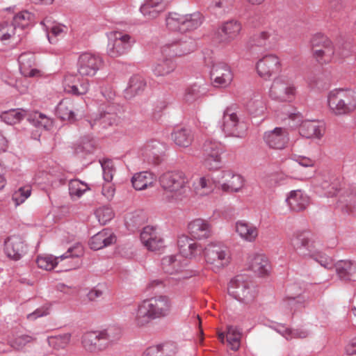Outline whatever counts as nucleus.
Wrapping results in <instances>:
<instances>
[{
    "mask_svg": "<svg viewBox=\"0 0 356 356\" xmlns=\"http://www.w3.org/2000/svg\"><path fill=\"white\" fill-rule=\"evenodd\" d=\"M179 250L186 258L196 257L204 254L207 263L214 270H219L227 266L232 261L230 250L225 245L218 242H211L204 248L195 242L186 235L178 238Z\"/></svg>",
    "mask_w": 356,
    "mask_h": 356,
    "instance_id": "1",
    "label": "nucleus"
},
{
    "mask_svg": "<svg viewBox=\"0 0 356 356\" xmlns=\"http://www.w3.org/2000/svg\"><path fill=\"white\" fill-rule=\"evenodd\" d=\"M172 308L171 298L168 296H157L142 301L133 318L134 324L138 327L147 325L153 319L170 315Z\"/></svg>",
    "mask_w": 356,
    "mask_h": 356,
    "instance_id": "2",
    "label": "nucleus"
},
{
    "mask_svg": "<svg viewBox=\"0 0 356 356\" xmlns=\"http://www.w3.org/2000/svg\"><path fill=\"white\" fill-rule=\"evenodd\" d=\"M295 252L302 258H314L319 253V243L309 232L298 231L289 238Z\"/></svg>",
    "mask_w": 356,
    "mask_h": 356,
    "instance_id": "3",
    "label": "nucleus"
},
{
    "mask_svg": "<svg viewBox=\"0 0 356 356\" xmlns=\"http://www.w3.org/2000/svg\"><path fill=\"white\" fill-rule=\"evenodd\" d=\"M159 183L163 191L174 199L179 197L185 191L188 179L181 171H168L159 177Z\"/></svg>",
    "mask_w": 356,
    "mask_h": 356,
    "instance_id": "4",
    "label": "nucleus"
},
{
    "mask_svg": "<svg viewBox=\"0 0 356 356\" xmlns=\"http://www.w3.org/2000/svg\"><path fill=\"white\" fill-rule=\"evenodd\" d=\"M202 23V15L198 13L181 15L170 13L166 18V26L172 31L185 33L197 29Z\"/></svg>",
    "mask_w": 356,
    "mask_h": 356,
    "instance_id": "5",
    "label": "nucleus"
},
{
    "mask_svg": "<svg viewBox=\"0 0 356 356\" xmlns=\"http://www.w3.org/2000/svg\"><path fill=\"white\" fill-rule=\"evenodd\" d=\"M298 93L295 83L283 77L275 78L269 90V97L275 101L282 103L294 102Z\"/></svg>",
    "mask_w": 356,
    "mask_h": 356,
    "instance_id": "6",
    "label": "nucleus"
},
{
    "mask_svg": "<svg viewBox=\"0 0 356 356\" xmlns=\"http://www.w3.org/2000/svg\"><path fill=\"white\" fill-rule=\"evenodd\" d=\"M314 58L320 63H329L334 58L335 48L333 42L323 35H316L311 40Z\"/></svg>",
    "mask_w": 356,
    "mask_h": 356,
    "instance_id": "7",
    "label": "nucleus"
},
{
    "mask_svg": "<svg viewBox=\"0 0 356 356\" xmlns=\"http://www.w3.org/2000/svg\"><path fill=\"white\" fill-rule=\"evenodd\" d=\"M108 38L107 54L113 58L125 54L135 42L131 35L120 31L110 32Z\"/></svg>",
    "mask_w": 356,
    "mask_h": 356,
    "instance_id": "8",
    "label": "nucleus"
},
{
    "mask_svg": "<svg viewBox=\"0 0 356 356\" xmlns=\"http://www.w3.org/2000/svg\"><path fill=\"white\" fill-rule=\"evenodd\" d=\"M222 145L216 140H207L202 147L203 165L209 170H214L220 167Z\"/></svg>",
    "mask_w": 356,
    "mask_h": 356,
    "instance_id": "9",
    "label": "nucleus"
},
{
    "mask_svg": "<svg viewBox=\"0 0 356 356\" xmlns=\"http://www.w3.org/2000/svg\"><path fill=\"white\" fill-rule=\"evenodd\" d=\"M281 70V59L275 54H268L263 56L256 63L257 73L264 80H269Z\"/></svg>",
    "mask_w": 356,
    "mask_h": 356,
    "instance_id": "10",
    "label": "nucleus"
},
{
    "mask_svg": "<svg viewBox=\"0 0 356 356\" xmlns=\"http://www.w3.org/2000/svg\"><path fill=\"white\" fill-rule=\"evenodd\" d=\"M111 330L103 332H88L82 337L83 348L88 352L97 353L106 349L111 340Z\"/></svg>",
    "mask_w": 356,
    "mask_h": 356,
    "instance_id": "11",
    "label": "nucleus"
},
{
    "mask_svg": "<svg viewBox=\"0 0 356 356\" xmlns=\"http://www.w3.org/2000/svg\"><path fill=\"white\" fill-rule=\"evenodd\" d=\"M222 129L227 136L243 138L248 127L245 123L238 120L236 113L227 109L224 113Z\"/></svg>",
    "mask_w": 356,
    "mask_h": 356,
    "instance_id": "12",
    "label": "nucleus"
},
{
    "mask_svg": "<svg viewBox=\"0 0 356 356\" xmlns=\"http://www.w3.org/2000/svg\"><path fill=\"white\" fill-rule=\"evenodd\" d=\"M210 74L212 85L215 88H227L231 84L234 78L231 67L223 62L214 63Z\"/></svg>",
    "mask_w": 356,
    "mask_h": 356,
    "instance_id": "13",
    "label": "nucleus"
},
{
    "mask_svg": "<svg viewBox=\"0 0 356 356\" xmlns=\"http://www.w3.org/2000/svg\"><path fill=\"white\" fill-rule=\"evenodd\" d=\"M219 188L225 193H238L245 186V179L232 170H223L218 177Z\"/></svg>",
    "mask_w": 356,
    "mask_h": 356,
    "instance_id": "14",
    "label": "nucleus"
},
{
    "mask_svg": "<svg viewBox=\"0 0 356 356\" xmlns=\"http://www.w3.org/2000/svg\"><path fill=\"white\" fill-rule=\"evenodd\" d=\"M263 140L269 148L281 150L286 147L289 141V134L286 128L275 127L264 132Z\"/></svg>",
    "mask_w": 356,
    "mask_h": 356,
    "instance_id": "15",
    "label": "nucleus"
},
{
    "mask_svg": "<svg viewBox=\"0 0 356 356\" xmlns=\"http://www.w3.org/2000/svg\"><path fill=\"white\" fill-rule=\"evenodd\" d=\"M102 65L101 58L91 53H83L78 60V72L81 76H93Z\"/></svg>",
    "mask_w": 356,
    "mask_h": 356,
    "instance_id": "16",
    "label": "nucleus"
},
{
    "mask_svg": "<svg viewBox=\"0 0 356 356\" xmlns=\"http://www.w3.org/2000/svg\"><path fill=\"white\" fill-rule=\"evenodd\" d=\"M4 253L9 259L18 261L27 252V245L19 235L8 236L4 241Z\"/></svg>",
    "mask_w": 356,
    "mask_h": 356,
    "instance_id": "17",
    "label": "nucleus"
},
{
    "mask_svg": "<svg viewBox=\"0 0 356 356\" xmlns=\"http://www.w3.org/2000/svg\"><path fill=\"white\" fill-rule=\"evenodd\" d=\"M177 68L175 58L170 54L165 53V49H161V56L153 63L152 72L156 76H167L174 72Z\"/></svg>",
    "mask_w": 356,
    "mask_h": 356,
    "instance_id": "18",
    "label": "nucleus"
},
{
    "mask_svg": "<svg viewBox=\"0 0 356 356\" xmlns=\"http://www.w3.org/2000/svg\"><path fill=\"white\" fill-rule=\"evenodd\" d=\"M189 235L197 240L207 239L213 234L211 222L206 219L198 218L191 220L187 226Z\"/></svg>",
    "mask_w": 356,
    "mask_h": 356,
    "instance_id": "19",
    "label": "nucleus"
},
{
    "mask_svg": "<svg viewBox=\"0 0 356 356\" xmlns=\"http://www.w3.org/2000/svg\"><path fill=\"white\" fill-rule=\"evenodd\" d=\"M140 240L149 251L160 252L164 248L163 239L154 227H145L140 234Z\"/></svg>",
    "mask_w": 356,
    "mask_h": 356,
    "instance_id": "20",
    "label": "nucleus"
},
{
    "mask_svg": "<svg viewBox=\"0 0 356 356\" xmlns=\"http://www.w3.org/2000/svg\"><path fill=\"white\" fill-rule=\"evenodd\" d=\"M83 254L84 249L81 243H77L70 247L67 251L63 254L66 255L67 257L63 261L59 262L58 270L68 271L78 268L81 264L79 258L82 257Z\"/></svg>",
    "mask_w": 356,
    "mask_h": 356,
    "instance_id": "21",
    "label": "nucleus"
},
{
    "mask_svg": "<svg viewBox=\"0 0 356 356\" xmlns=\"http://www.w3.org/2000/svg\"><path fill=\"white\" fill-rule=\"evenodd\" d=\"M286 203L290 210L300 212L309 205V197L302 190L297 189L290 191L286 198Z\"/></svg>",
    "mask_w": 356,
    "mask_h": 356,
    "instance_id": "22",
    "label": "nucleus"
},
{
    "mask_svg": "<svg viewBox=\"0 0 356 356\" xmlns=\"http://www.w3.org/2000/svg\"><path fill=\"white\" fill-rule=\"evenodd\" d=\"M241 25L236 21H229L225 23L216 33V40L219 43L229 44L239 34Z\"/></svg>",
    "mask_w": 356,
    "mask_h": 356,
    "instance_id": "23",
    "label": "nucleus"
},
{
    "mask_svg": "<svg viewBox=\"0 0 356 356\" xmlns=\"http://www.w3.org/2000/svg\"><path fill=\"white\" fill-rule=\"evenodd\" d=\"M19 70L26 77L41 76V72L35 67V58L33 53L24 52L18 58Z\"/></svg>",
    "mask_w": 356,
    "mask_h": 356,
    "instance_id": "24",
    "label": "nucleus"
},
{
    "mask_svg": "<svg viewBox=\"0 0 356 356\" xmlns=\"http://www.w3.org/2000/svg\"><path fill=\"white\" fill-rule=\"evenodd\" d=\"M299 133L306 138L321 139L325 134V127L318 121L305 120L300 126Z\"/></svg>",
    "mask_w": 356,
    "mask_h": 356,
    "instance_id": "25",
    "label": "nucleus"
},
{
    "mask_svg": "<svg viewBox=\"0 0 356 356\" xmlns=\"http://www.w3.org/2000/svg\"><path fill=\"white\" fill-rule=\"evenodd\" d=\"M79 77L74 74H67L63 81L64 89L67 92L74 95H84L89 90V81L87 79H83L80 87H78Z\"/></svg>",
    "mask_w": 356,
    "mask_h": 356,
    "instance_id": "26",
    "label": "nucleus"
},
{
    "mask_svg": "<svg viewBox=\"0 0 356 356\" xmlns=\"http://www.w3.org/2000/svg\"><path fill=\"white\" fill-rule=\"evenodd\" d=\"M249 277L245 275H238L233 278L229 284L228 291L234 298H250L251 296H245L244 290L250 282Z\"/></svg>",
    "mask_w": 356,
    "mask_h": 356,
    "instance_id": "27",
    "label": "nucleus"
},
{
    "mask_svg": "<svg viewBox=\"0 0 356 356\" xmlns=\"http://www.w3.org/2000/svg\"><path fill=\"white\" fill-rule=\"evenodd\" d=\"M165 9L164 0H145L140 8L142 15L147 19H154Z\"/></svg>",
    "mask_w": 356,
    "mask_h": 356,
    "instance_id": "28",
    "label": "nucleus"
},
{
    "mask_svg": "<svg viewBox=\"0 0 356 356\" xmlns=\"http://www.w3.org/2000/svg\"><path fill=\"white\" fill-rule=\"evenodd\" d=\"M165 53L170 54L174 58L181 57L193 52L195 49V44L193 41H181L163 46Z\"/></svg>",
    "mask_w": 356,
    "mask_h": 356,
    "instance_id": "29",
    "label": "nucleus"
},
{
    "mask_svg": "<svg viewBox=\"0 0 356 356\" xmlns=\"http://www.w3.org/2000/svg\"><path fill=\"white\" fill-rule=\"evenodd\" d=\"M235 231L241 239L249 243L255 241L259 235L256 226L242 220L236 222Z\"/></svg>",
    "mask_w": 356,
    "mask_h": 356,
    "instance_id": "30",
    "label": "nucleus"
},
{
    "mask_svg": "<svg viewBox=\"0 0 356 356\" xmlns=\"http://www.w3.org/2000/svg\"><path fill=\"white\" fill-rule=\"evenodd\" d=\"M115 241V236L111 230L104 229L91 238L90 246L91 249L97 250L114 243Z\"/></svg>",
    "mask_w": 356,
    "mask_h": 356,
    "instance_id": "31",
    "label": "nucleus"
},
{
    "mask_svg": "<svg viewBox=\"0 0 356 356\" xmlns=\"http://www.w3.org/2000/svg\"><path fill=\"white\" fill-rule=\"evenodd\" d=\"M250 268L259 277L268 275L271 269L268 258L261 254H254L250 258Z\"/></svg>",
    "mask_w": 356,
    "mask_h": 356,
    "instance_id": "32",
    "label": "nucleus"
},
{
    "mask_svg": "<svg viewBox=\"0 0 356 356\" xmlns=\"http://www.w3.org/2000/svg\"><path fill=\"white\" fill-rule=\"evenodd\" d=\"M218 337L222 342H225V338L228 344L230 346L231 349L233 350H238L241 345V332L235 326L229 325L227 327L226 334L223 332H218Z\"/></svg>",
    "mask_w": 356,
    "mask_h": 356,
    "instance_id": "33",
    "label": "nucleus"
},
{
    "mask_svg": "<svg viewBox=\"0 0 356 356\" xmlns=\"http://www.w3.org/2000/svg\"><path fill=\"white\" fill-rule=\"evenodd\" d=\"M147 87L145 78L140 74H134L129 80L125 93L131 98L143 92Z\"/></svg>",
    "mask_w": 356,
    "mask_h": 356,
    "instance_id": "34",
    "label": "nucleus"
},
{
    "mask_svg": "<svg viewBox=\"0 0 356 356\" xmlns=\"http://www.w3.org/2000/svg\"><path fill=\"white\" fill-rule=\"evenodd\" d=\"M327 106L332 114L337 116L344 115L341 88H335L327 93Z\"/></svg>",
    "mask_w": 356,
    "mask_h": 356,
    "instance_id": "35",
    "label": "nucleus"
},
{
    "mask_svg": "<svg viewBox=\"0 0 356 356\" xmlns=\"http://www.w3.org/2000/svg\"><path fill=\"white\" fill-rule=\"evenodd\" d=\"M181 255L166 256L162 259V266L165 272L169 274H174L182 272V268L186 265V261L182 262V257H184L180 252Z\"/></svg>",
    "mask_w": 356,
    "mask_h": 356,
    "instance_id": "36",
    "label": "nucleus"
},
{
    "mask_svg": "<svg viewBox=\"0 0 356 356\" xmlns=\"http://www.w3.org/2000/svg\"><path fill=\"white\" fill-rule=\"evenodd\" d=\"M193 188L196 195L207 196L213 191L215 182L210 175H204L196 179L193 184Z\"/></svg>",
    "mask_w": 356,
    "mask_h": 356,
    "instance_id": "37",
    "label": "nucleus"
},
{
    "mask_svg": "<svg viewBox=\"0 0 356 356\" xmlns=\"http://www.w3.org/2000/svg\"><path fill=\"white\" fill-rule=\"evenodd\" d=\"M156 181L154 175L149 172H141L134 175L131 179L136 190H144L152 187Z\"/></svg>",
    "mask_w": 356,
    "mask_h": 356,
    "instance_id": "38",
    "label": "nucleus"
},
{
    "mask_svg": "<svg viewBox=\"0 0 356 356\" xmlns=\"http://www.w3.org/2000/svg\"><path fill=\"white\" fill-rule=\"evenodd\" d=\"M341 94L344 115H348L356 109V92L349 88H341Z\"/></svg>",
    "mask_w": 356,
    "mask_h": 356,
    "instance_id": "39",
    "label": "nucleus"
},
{
    "mask_svg": "<svg viewBox=\"0 0 356 356\" xmlns=\"http://www.w3.org/2000/svg\"><path fill=\"white\" fill-rule=\"evenodd\" d=\"M67 257L66 255L54 257L51 254L40 255L36 259V264L38 268L51 270L59 265V262L63 261Z\"/></svg>",
    "mask_w": 356,
    "mask_h": 356,
    "instance_id": "40",
    "label": "nucleus"
},
{
    "mask_svg": "<svg viewBox=\"0 0 356 356\" xmlns=\"http://www.w3.org/2000/svg\"><path fill=\"white\" fill-rule=\"evenodd\" d=\"M175 143L181 147H188L193 140L192 131L186 128H179L172 134Z\"/></svg>",
    "mask_w": 356,
    "mask_h": 356,
    "instance_id": "41",
    "label": "nucleus"
},
{
    "mask_svg": "<svg viewBox=\"0 0 356 356\" xmlns=\"http://www.w3.org/2000/svg\"><path fill=\"white\" fill-rule=\"evenodd\" d=\"M56 113L63 120H74L75 119L74 102L68 99H63L57 106Z\"/></svg>",
    "mask_w": 356,
    "mask_h": 356,
    "instance_id": "42",
    "label": "nucleus"
},
{
    "mask_svg": "<svg viewBox=\"0 0 356 356\" xmlns=\"http://www.w3.org/2000/svg\"><path fill=\"white\" fill-rule=\"evenodd\" d=\"M71 341L70 333H63L58 335L51 336L47 339L48 343L55 350L65 349Z\"/></svg>",
    "mask_w": 356,
    "mask_h": 356,
    "instance_id": "43",
    "label": "nucleus"
},
{
    "mask_svg": "<svg viewBox=\"0 0 356 356\" xmlns=\"http://www.w3.org/2000/svg\"><path fill=\"white\" fill-rule=\"evenodd\" d=\"M17 28L9 22H0V41L3 44H8L14 40Z\"/></svg>",
    "mask_w": 356,
    "mask_h": 356,
    "instance_id": "44",
    "label": "nucleus"
},
{
    "mask_svg": "<svg viewBox=\"0 0 356 356\" xmlns=\"http://www.w3.org/2000/svg\"><path fill=\"white\" fill-rule=\"evenodd\" d=\"M26 115L23 109H13L1 113V118L8 124H13L20 122Z\"/></svg>",
    "mask_w": 356,
    "mask_h": 356,
    "instance_id": "45",
    "label": "nucleus"
},
{
    "mask_svg": "<svg viewBox=\"0 0 356 356\" xmlns=\"http://www.w3.org/2000/svg\"><path fill=\"white\" fill-rule=\"evenodd\" d=\"M34 22V15L27 11L23 10L17 13L13 17L12 22L15 27H20L22 29L26 28L31 25Z\"/></svg>",
    "mask_w": 356,
    "mask_h": 356,
    "instance_id": "46",
    "label": "nucleus"
},
{
    "mask_svg": "<svg viewBox=\"0 0 356 356\" xmlns=\"http://www.w3.org/2000/svg\"><path fill=\"white\" fill-rule=\"evenodd\" d=\"M335 267L338 275L343 280H349L350 276L355 272L353 263L350 261H339L336 264Z\"/></svg>",
    "mask_w": 356,
    "mask_h": 356,
    "instance_id": "47",
    "label": "nucleus"
},
{
    "mask_svg": "<svg viewBox=\"0 0 356 356\" xmlns=\"http://www.w3.org/2000/svg\"><path fill=\"white\" fill-rule=\"evenodd\" d=\"M88 190V185L78 179L71 180L69 184L70 194L72 197L79 198Z\"/></svg>",
    "mask_w": 356,
    "mask_h": 356,
    "instance_id": "48",
    "label": "nucleus"
},
{
    "mask_svg": "<svg viewBox=\"0 0 356 356\" xmlns=\"http://www.w3.org/2000/svg\"><path fill=\"white\" fill-rule=\"evenodd\" d=\"M29 120L31 121L35 126L43 127L46 129H49L53 124L51 119L39 112L31 113L29 117Z\"/></svg>",
    "mask_w": 356,
    "mask_h": 356,
    "instance_id": "49",
    "label": "nucleus"
},
{
    "mask_svg": "<svg viewBox=\"0 0 356 356\" xmlns=\"http://www.w3.org/2000/svg\"><path fill=\"white\" fill-rule=\"evenodd\" d=\"M35 341V338L27 334H21L17 336H13L10 337L8 342L10 346L15 349H22L26 344L32 343Z\"/></svg>",
    "mask_w": 356,
    "mask_h": 356,
    "instance_id": "50",
    "label": "nucleus"
},
{
    "mask_svg": "<svg viewBox=\"0 0 356 356\" xmlns=\"http://www.w3.org/2000/svg\"><path fill=\"white\" fill-rule=\"evenodd\" d=\"M95 216L101 224L105 225L114 218L115 213L111 207L103 206L97 209Z\"/></svg>",
    "mask_w": 356,
    "mask_h": 356,
    "instance_id": "51",
    "label": "nucleus"
},
{
    "mask_svg": "<svg viewBox=\"0 0 356 356\" xmlns=\"http://www.w3.org/2000/svg\"><path fill=\"white\" fill-rule=\"evenodd\" d=\"M300 304L301 302L298 298L287 297L280 303V309L285 314H291L296 310Z\"/></svg>",
    "mask_w": 356,
    "mask_h": 356,
    "instance_id": "52",
    "label": "nucleus"
},
{
    "mask_svg": "<svg viewBox=\"0 0 356 356\" xmlns=\"http://www.w3.org/2000/svg\"><path fill=\"white\" fill-rule=\"evenodd\" d=\"M278 332L288 340L293 338L305 339L309 335V332L303 328L291 330L282 327Z\"/></svg>",
    "mask_w": 356,
    "mask_h": 356,
    "instance_id": "53",
    "label": "nucleus"
},
{
    "mask_svg": "<svg viewBox=\"0 0 356 356\" xmlns=\"http://www.w3.org/2000/svg\"><path fill=\"white\" fill-rule=\"evenodd\" d=\"M31 194V188L29 186L20 187L14 192L12 199L17 206L24 203Z\"/></svg>",
    "mask_w": 356,
    "mask_h": 356,
    "instance_id": "54",
    "label": "nucleus"
},
{
    "mask_svg": "<svg viewBox=\"0 0 356 356\" xmlns=\"http://www.w3.org/2000/svg\"><path fill=\"white\" fill-rule=\"evenodd\" d=\"M200 97V86L197 84L190 86L186 89L184 99L187 103H191Z\"/></svg>",
    "mask_w": 356,
    "mask_h": 356,
    "instance_id": "55",
    "label": "nucleus"
},
{
    "mask_svg": "<svg viewBox=\"0 0 356 356\" xmlns=\"http://www.w3.org/2000/svg\"><path fill=\"white\" fill-rule=\"evenodd\" d=\"M101 164L104 181H111L115 171L113 162L111 160L106 159L103 161Z\"/></svg>",
    "mask_w": 356,
    "mask_h": 356,
    "instance_id": "56",
    "label": "nucleus"
},
{
    "mask_svg": "<svg viewBox=\"0 0 356 356\" xmlns=\"http://www.w3.org/2000/svg\"><path fill=\"white\" fill-rule=\"evenodd\" d=\"M243 294L245 296H248V294L251 296L250 298H236V300L245 303L249 304L254 300L257 296V291L255 287L252 284L251 281H250L249 284L248 285V287L244 290Z\"/></svg>",
    "mask_w": 356,
    "mask_h": 356,
    "instance_id": "57",
    "label": "nucleus"
},
{
    "mask_svg": "<svg viewBox=\"0 0 356 356\" xmlns=\"http://www.w3.org/2000/svg\"><path fill=\"white\" fill-rule=\"evenodd\" d=\"M65 27L61 25H54L51 28L50 32L48 33V40L51 43L56 41V38L62 36L65 32Z\"/></svg>",
    "mask_w": 356,
    "mask_h": 356,
    "instance_id": "58",
    "label": "nucleus"
},
{
    "mask_svg": "<svg viewBox=\"0 0 356 356\" xmlns=\"http://www.w3.org/2000/svg\"><path fill=\"white\" fill-rule=\"evenodd\" d=\"M101 120L103 122H108L112 124L117 120V113L113 112V106H108L103 113L101 114Z\"/></svg>",
    "mask_w": 356,
    "mask_h": 356,
    "instance_id": "59",
    "label": "nucleus"
},
{
    "mask_svg": "<svg viewBox=\"0 0 356 356\" xmlns=\"http://www.w3.org/2000/svg\"><path fill=\"white\" fill-rule=\"evenodd\" d=\"M115 188L111 181H105L103 184L102 193L106 200H111L115 195Z\"/></svg>",
    "mask_w": 356,
    "mask_h": 356,
    "instance_id": "60",
    "label": "nucleus"
},
{
    "mask_svg": "<svg viewBox=\"0 0 356 356\" xmlns=\"http://www.w3.org/2000/svg\"><path fill=\"white\" fill-rule=\"evenodd\" d=\"M274 39L273 32L270 31H262L257 36L258 45L263 46L266 44V42L270 39Z\"/></svg>",
    "mask_w": 356,
    "mask_h": 356,
    "instance_id": "61",
    "label": "nucleus"
},
{
    "mask_svg": "<svg viewBox=\"0 0 356 356\" xmlns=\"http://www.w3.org/2000/svg\"><path fill=\"white\" fill-rule=\"evenodd\" d=\"M163 349L161 345L153 346L147 348L143 356H162Z\"/></svg>",
    "mask_w": 356,
    "mask_h": 356,
    "instance_id": "62",
    "label": "nucleus"
},
{
    "mask_svg": "<svg viewBox=\"0 0 356 356\" xmlns=\"http://www.w3.org/2000/svg\"><path fill=\"white\" fill-rule=\"evenodd\" d=\"M48 314V311L46 309H38L33 313L28 314L27 318L30 321H33L38 317L44 316Z\"/></svg>",
    "mask_w": 356,
    "mask_h": 356,
    "instance_id": "63",
    "label": "nucleus"
},
{
    "mask_svg": "<svg viewBox=\"0 0 356 356\" xmlns=\"http://www.w3.org/2000/svg\"><path fill=\"white\" fill-rule=\"evenodd\" d=\"M346 353L349 356L356 355V337L350 340L347 344Z\"/></svg>",
    "mask_w": 356,
    "mask_h": 356,
    "instance_id": "64",
    "label": "nucleus"
}]
</instances>
